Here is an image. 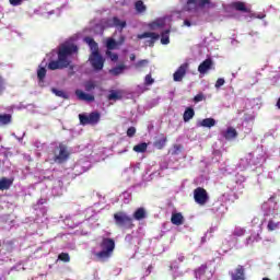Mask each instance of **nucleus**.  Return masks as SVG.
<instances>
[{
  "instance_id": "dca6fc26",
  "label": "nucleus",
  "mask_w": 280,
  "mask_h": 280,
  "mask_svg": "<svg viewBox=\"0 0 280 280\" xmlns=\"http://www.w3.org/2000/svg\"><path fill=\"white\" fill-rule=\"evenodd\" d=\"M127 67L126 65H118V67H114L113 69H109V74L114 77L121 75L124 71H126Z\"/></svg>"
},
{
  "instance_id": "c9c22d12",
  "label": "nucleus",
  "mask_w": 280,
  "mask_h": 280,
  "mask_svg": "<svg viewBox=\"0 0 280 280\" xmlns=\"http://www.w3.org/2000/svg\"><path fill=\"white\" fill-rule=\"evenodd\" d=\"M149 65V60H139V62H137L135 65L136 69H143L144 67H148Z\"/></svg>"
},
{
  "instance_id": "ddd939ff",
  "label": "nucleus",
  "mask_w": 280,
  "mask_h": 280,
  "mask_svg": "<svg viewBox=\"0 0 280 280\" xmlns=\"http://www.w3.org/2000/svg\"><path fill=\"white\" fill-rule=\"evenodd\" d=\"M231 5L237 12H246V13L250 12V8H247L246 3H244V1H233V3Z\"/></svg>"
},
{
  "instance_id": "ea45409f",
  "label": "nucleus",
  "mask_w": 280,
  "mask_h": 280,
  "mask_svg": "<svg viewBox=\"0 0 280 280\" xmlns=\"http://www.w3.org/2000/svg\"><path fill=\"white\" fill-rule=\"evenodd\" d=\"M205 100V94H202V92H200V94H196V96H194V101L196 103H199V101H203Z\"/></svg>"
},
{
  "instance_id": "a18cd8bd",
  "label": "nucleus",
  "mask_w": 280,
  "mask_h": 280,
  "mask_svg": "<svg viewBox=\"0 0 280 280\" xmlns=\"http://www.w3.org/2000/svg\"><path fill=\"white\" fill-rule=\"evenodd\" d=\"M277 107H279V109H280V96H279V98L277 101Z\"/></svg>"
},
{
  "instance_id": "f8f14e48",
  "label": "nucleus",
  "mask_w": 280,
  "mask_h": 280,
  "mask_svg": "<svg viewBox=\"0 0 280 280\" xmlns=\"http://www.w3.org/2000/svg\"><path fill=\"white\" fill-rule=\"evenodd\" d=\"M108 27H118L124 30L127 27V21H120L118 16H113L112 22L108 23Z\"/></svg>"
},
{
  "instance_id": "c85d7f7f",
  "label": "nucleus",
  "mask_w": 280,
  "mask_h": 280,
  "mask_svg": "<svg viewBox=\"0 0 280 280\" xmlns=\"http://www.w3.org/2000/svg\"><path fill=\"white\" fill-rule=\"evenodd\" d=\"M161 43L162 45H170V30H165V32H162Z\"/></svg>"
},
{
  "instance_id": "7ed1b4c3",
  "label": "nucleus",
  "mask_w": 280,
  "mask_h": 280,
  "mask_svg": "<svg viewBox=\"0 0 280 280\" xmlns=\"http://www.w3.org/2000/svg\"><path fill=\"white\" fill-rule=\"evenodd\" d=\"M101 252L95 254L98 260H106L110 258L115 252L116 243L114 238H103L100 243Z\"/></svg>"
},
{
  "instance_id": "4c0bfd02",
  "label": "nucleus",
  "mask_w": 280,
  "mask_h": 280,
  "mask_svg": "<svg viewBox=\"0 0 280 280\" xmlns=\"http://www.w3.org/2000/svg\"><path fill=\"white\" fill-rule=\"evenodd\" d=\"M225 80L224 78H219V80L215 81L214 86L215 89H221V86H224Z\"/></svg>"
},
{
  "instance_id": "e433bc0d",
  "label": "nucleus",
  "mask_w": 280,
  "mask_h": 280,
  "mask_svg": "<svg viewBox=\"0 0 280 280\" xmlns=\"http://www.w3.org/2000/svg\"><path fill=\"white\" fill-rule=\"evenodd\" d=\"M144 84H145V86H152V84H154V80H153L151 73L145 75Z\"/></svg>"
},
{
  "instance_id": "aec40b11",
  "label": "nucleus",
  "mask_w": 280,
  "mask_h": 280,
  "mask_svg": "<svg viewBox=\"0 0 280 280\" xmlns=\"http://www.w3.org/2000/svg\"><path fill=\"white\" fill-rule=\"evenodd\" d=\"M237 131L235 127H228V129L224 131L223 136L226 138V140H231L232 138H236Z\"/></svg>"
},
{
  "instance_id": "2f4dec72",
  "label": "nucleus",
  "mask_w": 280,
  "mask_h": 280,
  "mask_svg": "<svg viewBox=\"0 0 280 280\" xmlns=\"http://www.w3.org/2000/svg\"><path fill=\"white\" fill-rule=\"evenodd\" d=\"M94 89H96L95 81H85V91L88 93H91V91H94Z\"/></svg>"
},
{
  "instance_id": "f257e3e1",
  "label": "nucleus",
  "mask_w": 280,
  "mask_h": 280,
  "mask_svg": "<svg viewBox=\"0 0 280 280\" xmlns=\"http://www.w3.org/2000/svg\"><path fill=\"white\" fill-rule=\"evenodd\" d=\"M78 54L77 45H61L58 49V60H51L48 65L50 71L68 69L71 65V56Z\"/></svg>"
},
{
  "instance_id": "2eb2a0df",
  "label": "nucleus",
  "mask_w": 280,
  "mask_h": 280,
  "mask_svg": "<svg viewBox=\"0 0 280 280\" xmlns=\"http://www.w3.org/2000/svg\"><path fill=\"white\" fill-rule=\"evenodd\" d=\"M171 222L173 223V225H184L185 218L182 212H175L171 217Z\"/></svg>"
},
{
  "instance_id": "0eeeda50",
  "label": "nucleus",
  "mask_w": 280,
  "mask_h": 280,
  "mask_svg": "<svg viewBox=\"0 0 280 280\" xmlns=\"http://www.w3.org/2000/svg\"><path fill=\"white\" fill-rule=\"evenodd\" d=\"M194 199L196 203L199 206H206L208 203L210 197L207 192L206 188H202L201 186H198V188H195L194 190Z\"/></svg>"
},
{
  "instance_id": "39448f33",
  "label": "nucleus",
  "mask_w": 280,
  "mask_h": 280,
  "mask_svg": "<svg viewBox=\"0 0 280 280\" xmlns=\"http://www.w3.org/2000/svg\"><path fill=\"white\" fill-rule=\"evenodd\" d=\"M57 151L54 153V162L57 164H65V162H68L69 158L71 156V153L67 147V144H63V142H60L58 147H56Z\"/></svg>"
},
{
  "instance_id": "de8ad7c7",
  "label": "nucleus",
  "mask_w": 280,
  "mask_h": 280,
  "mask_svg": "<svg viewBox=\"0 0 280 280\" xmlns=\"http://www.w3.org/2000/svg\"><path fill=\"white\" fill-rule=\"evenodd\" d=\"M279 266H280V262H279Z\"/></svg>"
},
{
  "instance_id": "6e6552de",
  "label": "nucleus",
  "mask_w": 280,
  "mask_h": 280,
  "mask_svg": "<svg viewBox=\"0 0 280 280\" xmlns=\"http://www.w3.org/2000/svg\"><path fill=\"white\" fill-rule=\"evenodd\" d=\"M138 38H150V40H147V45H149V47H154L156 40L160 38V34H156L155 32H143V34H138Z\"/></svg>"
},
{
  "instance_id": "f03ea898",
  "label": "nucleus",
  "mask_w": 280,
  "mask_h": 280,
  "mask_svg": "<svg viewBox=\"0 0 280 280\" xmlns=\"http://www.w3.org/2000/svg\"><path fill=\"white\" fill-rule=\"evenodd\" d=\"M85 43L92 49V54L89 58L92 68L94 71H102V69H104L105 58L100 54L98 43H96V40L91 36L85 37Z\"/></svg>"
},
{
  "instance_id": "a211bd4d",
  "label": "nucleus",
  "mask_w": 280,
  "mask_h": 280,
  "mask_svg": "<svg viewBox=\"0 0 280 280\" xmlns=\"http://www.w3.org/2000/svg\"><path fill=\"white\" fill-rule=\"evenodd\" d=\"M12 184H13L12 179H8V177H1L0 190H9V188H11Z\"/></svg>"
},
{
  "instance_id": "c03bdc74",
  "label": "nucleus",
  "mask_w": 280,
  "mask_h": 280,
  "mask_svg": "<svg viewBox=\"0 0 280 280\" xmlns=\"http://www.w3.org/2000/svg\"><path fill=\"white\" fill-rule=\"evenodd\" d=\"M130 60H131V62H133L136 60V55L135 54H131Z\"/></svg>"
},
{
  "instance_id": "1a4fd4ad",
  "label": "nucleus",
  "mask_w": 280,
  "mask_h": 280,
  "mask_svg": "<svg viewBox=\"0 0 280 280\" xmlns=\"http://www.w3.org/2000/svg\"><path fill=\"white\" fill-rule=\"evenodd\" d=\"M188 69H189L188 62L180 65V67H178L177 71H175V73L173 75L174 82H183Z\"/></svg>"
},
{
  "instance_id": "37998d69",
  "label": "nucleus",
  "mask_w": 280,
  "mask_h": 280,
  "mask_svg": "<svg viewBox=\"0 0 280 280\" xmlns=\"http://www.w3.org/2000/svg\"><path fill=\"white\" fill-rule=\"evenodd\" d=\"M184 25H187V27H191V23L188 19L184 21Z\"/></svg>"
},
{
  "instance_id": "c756f323",
  "label": "nucleus",
  "mask_w": 280,
  "mask_h": 280,
  "mask_svg": "<svg viewBox=\"0 0 280 280\" xmlns=\"http://www.w3.org/2000/svg\"><path fill=\"white\" fill-rule=\"evenodd\" d=\"M52 93L57 95V97H62L63 100H68V94L65 90H57V88H52Z\"/></svg>"
},
{
  "instance_id": "f3484780",
  "label": "nucleus",
  "mask_w": 280,
  "mask_h": 280,
  "mask_svg": "<svg viewBox=\"0 0 280 280\" xmlns=\"http://www.w3.org/2000/svg\"><path fill=\"white\" fill-rule=\"evenodd\" d=\"M133 219H136V221H142L143 219H147L145 208H138L136 212H133Z\"/></svg>"
},
{
  "instance_id": "423d86ee",
  "label": "nucleus",
  "mask_w": 280,
  "mask_h": 280,
  "mask_svg": "<svg viewBox=\"0 0 280 280\" xmlns=\"http://www.w3.org/2000/svg\"><path fill=\"white\" fill-rule=\"evenodd\" d=\"M101 116V112H90V114H79V120L81 125H97Z\"/></svg>"
},
{
  "instance_id": "9b49d317",
  "label": "nucleus",
  "mask_w": 280,
  "mask_h": 280,
  "mask_svg": "<svg viewBox=\"0 0 280 280\" xmlns=\"http://www.w3.org/2000/svg\"><path fill=\"white\" fill-rule=\"evenodd\" d=\"M213 60L212 58H207L206 60H203V62H201L198 67V72L201 75H205L206 73H208V71H210L211 69H213Z\"/></svg>"
},
{
  "instance_id": "49530a36",
  "label": "nucleus",
  "mask_w": 280,
  "mask_h": 280,
  "mask_svg": "<svg viewBox=\"0 0 280 280\" xmlns=\"http://www.w3.org/2000/svg\"><path fill=\"white\" fill-rule=\"evenodd\" d=\"M262 280H270V278H262Z\"/></svg>"
},
{
  "instance_id": "9d476101",
  "label": "nucleus",
  "mask_w": 280,
  "mask_h": 280,
  "mask_svg": "<svg viewBox=\"0 0 280 280\" xmlns=\"http://www.w3.org/2000/svg\"><path fill=\"white\" fill-rule=\"evenodd\" d=\"M229 275L232 280H246V271L243 265H237L234 271H230Z\"/></svg>"
},
{
  "instance_id": "f704fd0d",
  "label": "nucleus",
  "mask_w": 280,
  "mask_h": 280,
  "mask_svg": "<svg viewBox=\"0 0 280 280\" xmlns=\"http://www.w3.org/2000/svg\"><path fill=\"white\" fill-rule=\"evenodd\" d=\"M106 56L112 60V62H117V60H119L118 54H114L113 51H106Z\"/></svg>"
},
{
  "instance_id": "4be33fe9",
  "label": "nucleus",
  "mask_w": 280,
  "mask_h": 280,
  "mask_svg": "<svg viewBox=\"0 0 280 280\" xmlns=\"http://www.w3.org/2000/svg\"><path fill=\"white\" fill-rule=\"evenodd\" d=\"M12 122V114H0V127Z\"/></svg>"
},
{
  "instance_id": "4468645a",
  "label": "nucleus",
  "mask_w": 280,
  "mask_h": 280,
  "mask_svg": "<svg viewBox=\"0 0 280 280\" xmlns=\"http://www.w3.org/2000/svg\"><path fill=\"white\" fill-rule=\"evenodd\" d=\"M75 95L78 100L81 101H95L94 94H88V92H83V90H75Z\"/></svg>"
},
{
  "instance_id": "6ab92c4d",
  "label": "nucleus",
  "mask_w": 280,
  "mask_h": 280,
  "mask_svg": "<svg viewBox=\"0 0 280 280\" xmlns=\"http://www.w3.org/2000/svg\"><path fill=\"white\" fill-rule=\"evenodd\" d=\"M194 116H195L194 107H186V109L183 114V118H184L185 122H188L189 120H191V118H194Z\"/></svg>"
},
{
  "instance_id": "cd10ccee",
  "label": "nucleus",
  "mask_w": 280,
  "mask_h": 280,
  "mask_svg": "<svg viewBox=\"0 0 280 280\" xmlns=\"http://www.w3.org/2000/svg\"><path fill=\"white\" fill-rule=\"evenodd\" d=\"M106 47H107V51H112L113 49H116L117 40H115V38H108L106 40Z\"/></svg>"
},
{
  "instance_id": "72a5a7b5",
  "label": "nucleus",
  "mask_w": 280,
  "mask_h": 280,
  "mask_svg": "<svg viewBox=\"0 0 280 280\" xmlns=\"http://www.w3.org/2000/svg\"><path fill=\"white\" fill-rule=\"evenodd\" d=\"M183 149V144H174L172 155H178L179 153H182Z\"/></svg>"
},
{
  "instance_id": "7c9ffc66",
  "label": "nucleus",
  "mask_w": 280,
  "mask_h": 280,
  "mask_svg": "<svg viewBox=\"0 0 280 280\" xmlns=\"http://www.w3.org/2000/svg\"><path fill=\"white\" fill-rule=\"evenodd\" d=\"M166 142H167L166 137L160 138L159 140H155L154 147H156V149H164Z\"/></svg>"
},
{
  "instance_id": "a878e982",
  "label": "nucleus",
  "mask_w": 280,
  "mask_h": 280,
  "mask_svg": "<svg viewBox=\"0 0 280 280\" xmlns=\"http://www.w3.org/2000/svg\"><path fill=\"white\" fill-rule=\"evenodd\" d=\"M46 74H47V71L45 67H39V69H37V80H39V84L44 82Z\"/></svg>"
},
{
  "instance_id": "412c9836",
  "label": "nucleus",
  "mask_w": 280,
  "mask_h": 280,
  "mask_svg": "<svg viewBox=\"0 0 280 280\" xmlns=\"http://www.w3.org/2000/svg\"><path fill=\"white\" fill-rule=\"evenodd\" d=\"M108 101H117V100H122V94L121 92H118V90H110L109 94L107 95Z\"/></svg>"
},
{
  "instance_id": "58836bf2",
  "label": "nucleus",
  "mask_w": 280,
  "mask_h": 280,
  "mask_svg": "<svg viewBox=\"0 0 280 280\" xmlns=\"http://www.w3.org/2000/svg\"><path fill=\"white\" fill-rule=\"evenodd\" d=\"M136 133H137L136 127H129L127 129V136H129V138H132L133 136H136Z\"/></svg>"
},
{
  "instance_id": "79ce46f5",
  "label": "nucleus",
  "mask_w": 280,
  "mask_h": 280,
  "mask_svg": "<svg viewBox=\"0 0 280 280\" xmlns=\"http://www.w3.org/2000/svg\"><path fill=\"white\" fill-rule=\"evenodd\" d=\"M3 84H4V80H3L2 75H0V92L2 91Z\"/></svg>"
},
{
  "instance_id": "20e7f679",
  "label": "nucleus",
  "mask_w": 280,
  "mask_h": 280,
  "mask_svg": "<svg viewBox=\"0 0 280 280\" xmlns=\"http://www.w3.org/2000/svg\"><path fill=\"white\" fill-rule=\"evenodd\" d=\"M114 221L118 228H125L126 230H132L135 228L132 217H129L126 212H116L114 214Z\"/></svg>"
},
{
  "instance_id": "473e14b6",
  "label": "nucleus",
  "mask_w": 280,
  "mask_h": 280,
  "mask_svg": "<svg viewBox=\"0 0 280 280\" xmlns=\"http://www.w3.org/2000/svg\"><path fill=\"white\" fill-rule=\"evenodd\" d=\"M58 260H61L62 262H71V256H69V254L61 253L58 256Z\"/></svg>"
},
{
  "instance_id": "393cba45",
  "label": "nucleus",
  "mask_w": 280,
  "mask_h": 280,
  "mask_svg": "<svg viewBox=\"0 0 280 280\" xmlns=\"http://www.w3.org/2000/svg\"><path fill=\"white\" fill-rule=\"evenodd\" d=\"M136 11L142 14L143 12H147V5L143 3L142 0H138L135 2Z\"/></svg>"
},
{
  "instance_id": "b1692460",
  "label": "nucleus",
  "mask_w": 280,
  "mask_h": 280,
  "mask_svg": "<svg viewBox=\"0 0 280 280\" xmlns=\"http://www.w3.org/2000/svg\"><path fill=\"white\" fill-rule=\"evenodd\" d=\"M280 228V221H275L273 219H270L268 221L267 230L268 232H275Z\"/></svg>"
},
{
  "instance_id": "bb28decb",
  "label": "nucleus",
  "mask_w": 280,
  "mask_h": 280,
  "mask_svg": "<svg viewBox=\"0 0 280 280\" xmlns=\"http://www.w3.org/2000/svg\"><path fill=\"white\" fill-rule=\"evenodd\" d=\"M148 149L147 142H140L139 144H135L133 151H137L138 153H144Z\"/></svg>"
},
{
  "instance_id": "5701e85b",
  "label": "nucleus",
  "mask_w": 280,
  "mask_h": 280,
  "mask_svg": "<svg viewBox=\"0 0 280 280\" xmlns=\"http://www.w3.org/2000/svg\"><path fill=\"white\" fill-rule=\"evenodd\" d=\"M217 120L215 118H202V120H200L199 125L200 127H214Z\"/></svg>"
},
{
  "instance_id": "a19ab883",
  "label": "nucleus",
  "mask_w": 280,
  "mask_h": 280,
  "mask_svg": "<svg viewBox=\"0 0 280 280\" xmlns=\"http://www.w3.org/2000/svg\"><path fill=\"white\" fill-rule=\"evenodd\" d=\"M234 234L235 236H243L244 230H235Z\"/></svg>"
}]
</instances>
